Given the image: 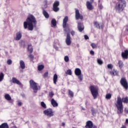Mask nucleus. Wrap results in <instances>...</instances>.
I'll list each match as a JSON object with an SVG mask.
<instances>
[{
  "instance_id": "58836bf2",
  "label": "nucleus",
  "mask_w": 128,
  "mask_h": 128,
  "mask_svg": "<svg viewBox=\"0 0 128 128\" xmlns=\"http://www.w3.org/2000/svg\"><path fill=\"white\" fill-rule=\"evenodd\" d=\"M98 64L102 65V64H104V62H102V60L100 59H98L97 60Z\"/></svg>"
},
{
  "instance_id": "c9c22d12",
  "label": "nucleus",
  "mask_w": 128,
  "mask_h": 128,
  "mask_svg": "<svg viewBox=\"0 0 128 128\" xmlns=\"http://www.w3.org/2000/svg\"><path fill=\"white\" fill-rule=\"evenodd\" d=\"M40 104L42 108H46V104H44V102H42Z\"/></svg>"
},
{
  "instance_id": "4c0bfd02",
  "label": "nucleus",
  "mask_w": 128,
  "mask_h": 128,
  "mask_svg": "<svg viewBox=\"0 0 128 128\" xmlns=\"http://www.w3.org/2000/svg\"><path fill=\"white\" fill-rule=\"evenodd\" d=\"M92 48H96L97 46L96 44L92 43L90 44Z\"/></svg>"
},
{
  "instance_id": "9d476101",
  "label": "nucleus",
  "mask_w": 128,
  "mask_h": 128,
  "mask_svg": "<svg viewBox=\"0 0 128 128\" xmlns=\"http://www.w3.org/2000/svg\"><path fill=\"white\" fill-rule=\"evenodd\" d=\"M75 14L76 20H82V18H84V16H82V15L80 14V11L78 10H76Z\"/></svg>"
},
{
  "instance_id": "e433bc0d",
  "label": "nucleus",
  "mask_w": 128,
  "mask_h": 128,
  "mask_svg": "<svg viewBox=\"0 0 128 128\" xmlns=\"http://www.w3.org/2000/svg\"><path fill=\"white\" fill-rule=\"evenodd\" d=\"M66 74H68L69 76H72V70H67Z\"/></svg>"
},
{
  "instance_id": "a19ab883",
  "label": "nucleus",
  "mask_w": 128,
  "mask_h": 128,
  "mask_svg": "<svg viewBox=\"0 0 128 128\" xmlns=\"http://www.w3.org/2000/svg\"><path fill=\"white\" fill-rule=\"evenodd\" d=\"M108 68H110V70H112V68H114V66L112 64H108Z\"/></svg>"
},
{
  "instance_id": "6e6d98bb",
  "label": "nucleus",
  "mask_w": 128,
  "mask_h": 128,
  "mask_svg": "<svg viewBox=\"0 0 128 128\" xmlns=\"http://www.w3.org/2000/svg\"><path fill=\"white\" fill-rule=\"evenodd\" d=\"M90 4H92L94 2V0H90Z\"/></svg>"
},
{
  "instance_id": "7c9ffc66",
  "label": "nucleus",
  "mask_w": 128,
  "mask_h": 128,
  "mask_svg": "<svg viewBox=\"0 0 128 128\" xmlns=\"http://www.w3.org/2000/svg\"><path fill=\"white\" fill-rule=\"evenodd\" d=\"M106 100H110L112 98V94H107L106 96Z\"/></svg>"
},
{
  "instance_id": "49530a36",
  "label": "nucleus",
  "mask_w": 128,
  "mask_h": 128,
  "mask_svg": "<svg viewBox=\"0 0 128 128\" xmlns=\"http://www.w3.org/2000/svg\"><path fill=\"white\" fill-rule=\"evenodd\" d=\"M12 60H7V64H12Z\"/></svg>"
},
{
  "instance_id": "f8f14e48",
  "label": "nucleus",
  "mask_w": 128,
  "mask_h": 128,
  "mask_svg": "<svg viewBox=\"0 0 128 128\" xmlns=\"http://www.w3.org/2000/svg\"><path fill=\"white\" fill-rule=\"evenodd\" d=\"M66 43L67 46H70L72 44V40H70V34H68L66 40Z\"/></svg>"
},
{
  "instance_id": "b1692460",
  "label": "nucleus",
  "mask_w": 128,
  "mask_h": 128,
  "mask_svg": "<svg viewBox=\"0 0 128 128\" xmlns=\"http://www.w3.org/2000/svg\"><path fill=\"white\" fill-rule=\"evenodd\" d=\"M122 104H128V97H124L122 98Z\"/></svg>"
},
{
  "instance_id": "3c124183",
  "label": "nucleus",
  "mask_w": 128,
  "mask_h": 128,
  "mask_svg": "<svg viewBox=\"0 0 128 128\" xmlns=\"http://www.w3.org/2000/svg\"><path fill=\"white\" fill-rule=\"evenodd\" d=\"M124 112L125 114H128V109L127 108H125Z\"/></svg>"
},
{
  "instance_id": "cd10ccee",
  "label": "nucleus",
  "mask_w": 128,
  "mask_h": 128,
  "mask_svg": "<svg viewBox=\"0 0 128 128\" xmlns=\"http://www.w3.org/2000/svg\"><path fill=\"white\" fill-rule=\"evenodd\" d=\"M28 48L29 52H30V54H32V44H28Z\"/></svg>"
},
{
  "instance_id": "a18cd8bd",
  "label": "nucleus",
  "mask_w": 128,
  "mask_h": 128,
  "mask_svg": "<svg viewBox=\"0 0 128 128\" xmlns=\"http://www.w3.org/2000/svg\"><path fill=\"white\" fill-rule=\"evenodd\" d=\"M98 8H100V10H102L104 8V6H102V4H99Z\"/></svg>"
},
{
  "instance_id": "473e14b6",
  "label": "nucleus",
  "mask_w": 128,
  "mask_h": 128,
  "mask_svg": "<svg viewBox=\"0 0 128 128\" xmlns=\"http://www.w3.org/2000/svg\"><path fill=\"white\" fill-rule=\"evenodd\" d=\"M4 73H0V82H2L4 80Z\"/></svg>"
},
{
  "instance_id": "052dcab7",
  "label": "nucleus",
  "mask_w": 128,
  "mask_h": 128,
  "mask_svg": "<svg viewBox=\"0 0 128 128\" xmlns=\"http://www.w3.org/2000/svg\"><path fill=\"white\" fill-rule=\"evenodd\" d=\"M97 128L96 126V125H94V126H93V128Z\"/></svg>"
},
{
  "instance_id": "0eeeda50",
  "label": "nucleus",
  "mask_w": 128,
  "mask_h": 128,
  "mask_svg": "<svg viewBox=\"0 0 128 128\" xmlns=\"http://www.w3.org/2000/svg\"><path fill=\"white\" fill-rule=\"evenodd\" d=\"M120 84L122 86L125 90H128V81L126 80V79L124 78H122L120 80Z\"/></svg>"
},
{
  "instance_id": "6e6552de",
  "label": "nucleus",
  "mask_w": 128,
  "mask_h": 128,
  "mask_svg": "<svg viewBox=\"0 0 128 128\" xmlns=\"http://www.w3.org/2000/svg\"><path fill=\"white\" fill-rule=\"evenodd\" d=\"M74 74L76 76H78L80 80L82 82V70L79 68H76L74 70Z\"/></svg>"
},
{
  "instance_id": "680f3d73",
  "label": "nucleus",
  "mask_w": 128,
  "mask_h": 128,
  "mask_svg": "<svg viewBox=\"0 0 128 128\" xmlns=\"http://www.w3.org/2000/svg\"><path fill=\"white\" fill-rule=\"evenodd\" d=\"M76 46H77V48H80V44H77Z\"/></svg>"
},
{
  "instance_id": "603ef678",
  "label": "nucleus",
  "mask_w": 128,
  "mask_h": 128,
  "mask_svg": "<svg viewBox=\"0 0 128 128\" xmlns=\"http://www.w3.org/2000/svg\"><path fill=\"white\" fill-rule=\"evenodd\" d=\"M18 106H20L22 104V103L20 102H18Z\"/></svg>"
},
{
  "instance_id": "7ed1b4c3",
  "label": "nucleus",
  "mask_w": 128,
  "mask_h": 128,
  "mask_svg": "<svg viewBox=\"0 0 128 128\" xmlns=\"http://www.w3.org/2000/svg\"><path fill=\"white\" fill-rule=\"evenodd\" d=\"M126 6V2L124 0H122L116 4V8L119 12H122Z\"/></svg>"
},
{
  "instance_id": "79ce46f5",
  "label": "nucleus",
  "mask_w": 128,
  "mask_h": 128,
  "mask_svg": "<svg viewBox=\"0 0 128 128\" xmlns=\"http://www.w3.org/2000/svg\"><path fill=\"white\" fill-rule=\"evenodd\" d=\"M44 8H48V2L46 0L44 1Z\"/></svg>"
},
{
  "instance_id": "f03ea898",
  "label": "nucleus",
  "mask_w": 128,
  "mask_h": 128,
  "mask_svg": "<svg viewBox=\"0 0 128 128\" xmlns=\"http://www.w3.org/2000/svg\"><path fill=\"white\" fill-rule=\"evenodd\" d=\"M118 111L117 114H120L124 112V105L122 104V98L120 96H118L117 98V100L115 104Z\"/></svg>"
},
{
  "instance_id": "8fccbe9b",
  "label": "nucleus",
  "mask_w": 128,
  "mask_h": 128,
  "mask_svg": "<svg viewBox=\"0 0 128 128\" xmlns=\"http://www.w3.org/2000/svg\"><path fill=\"white\" fill-rule=\"evenodd\" d=\"M90 54H91L92 56H94V52L92 50H91L90 51Z\"/></svg>"
},
{
  "instance_id": "39448f33",
  "label": "nucleus",
  "mask_w": 128,
  "mask_h": 128,
  "mask_svg": "<svg viewBox=\"0 0 128 128\" xmlns=\"http://www.w3.org/2000/svg\"><path fill=\"white\" fill-rule=\"evenodd\" d=\"M90 90L94 98H98V88L96 86H91L90 87Z\"/></svg>"
},
{
  "instance_id": "5fc2aeb1",
  "label": "nucleus",
  "mask_w": 128,
  "mask_h": 128,
  "mask_svg": "<svg viewBox=\"0 0 128 128\" xmlns=\"http://www.w3.org/2000/svg\"><path fill=\"white\" fill-rule=\"evenodd\" d=\"M74 34H75L74 31L71 32V34H72V36H74Z\"/></svg>"
},
{
  "instance_id": "412c9836",
  "label": "nucleus",
  "mask_w": 128,
  "mask_h": 128,
  "mask_svg": "<svg viewBox=\"0 0 128 128\" xmlns=\"http://www.w3.org/2000/svg\"><path fill=\"white\" fill-rule=\"evenodd\" d=\"M111 76H118V72L117 70H113L110 72Z\"/></svg>"
},
{
  "instance_id": "de8ad7c7",
  "label": "nucleus",
  "mask_w": 128,
  "mask_h": 128,
  "mask_svg": "<svg viewBox=\"0 0 128 128\" xmlns=\"http://www.w3.org/2000/svg\"><path fill=\"white\" fill-rule=\"evenodd\" d=\"M54 92H51L50 94H49V96L50 98H52V96H54Z\"/></svg>"
},
{
  "instance_id": "09e8293b",
  "label": "nucleus",
  "mask_w": 128,
  "mask_h": 128,
  "mask_svg": "<svg viewBox=\"0 0 128 128\" xmlns=\"http://www.w3.org/2000/svg\"><path fill=\"white\" fill-rule=\"evenodd\" d=\"M54 48L56 50H58V48L56 46L54 45Z\"/></svg>"
},
{
  "instance_id": "4d7b16f0",
  "label": "nucleus",
  "mask_w": 128,
  "mask_h": 128,
  "mask_svg": "<svg viewBox=\"0 0 128 128\" xmlns=\"http://www.w3.org/2000/svg\"><path fill=\"white\" fill-rule=\"evenodd\" d=\"M62 126H66V124H64V122H62Z\"/></svg>"
},
{
  "instance_id": "f3484780",
  "label": "nucleus",
  "mask_w": 128,
  "mask_h": 128,
  "mask_svg": "<svg viewBox=\"0 0 128 128\" xmlns=\"http://www.w3.org/2000/svg\"><path fill=\"white\" fill-rule=\"evenodd\" d=\"M86 6L88 10H92L94 8L92 6V4L89 1H88L86 3Z\"/></svg>"
},
{
  "instance_id": "c03bdc74",
  "label": "nucleus",
  "mask_w": 128,
  "mask_h": 128,
  "mask_svg": "<svg viewBox=\"0 0 128 128\" xmlns=\"http://www.w3.org/2000/svg\"><path fill=\"white\" fill-rule=\"evenodd\" d=\"M44 78H48V72H46L44 74Z\"/></svg>"
},
{
  "instance_id": "423d86ee",
  "label": "nucleus",
  "mask_w": 128,
  "mask_h": 128,
  "mask_svg": "<svg viewBox=\"0 0 128 128\" xmlns=\"http://www.w3.org/2000/svg\"><path fill=\"white\" fill-rule=\"evenodd\" d=\"M54 110H52L50 108L46 109L43 112V114L45 116H48V118H52V116H54Z\"/></svg>"
},
{
  "instance_id": "dca6fc26",
  "label": "nucleus",
  "mask_w": 128,
  "mask_h": 128,
  "mask_svg": "<svg viewBox=\"0 0 128 128\" xmlns=\"http://www.w3.org/2000/svg\"><path fill=\"white\" fill-rule=\"evenodd\" d=\"M78 28L79 32H82L84 30V24L82 22H78Z\"/></svg>"
},
{
  "instance_id": "4be33fe9",
  "label": "nucleus",
  "mask_w": 128,
  "mask_h": 128,
  "mask_svg": "<svg viewBox=\"0 0 128 128\" xmlns=\"http://www.w3.org/2000/svg\"><path fill=\"white\" fill-rule=\"evenodd\" d=\"M56 26V20L55 19H52L51 21V26L52 28H54Z\"/></svg>"
},
{
  "instance_id": "2eb2a0df",
  "label": "nucleus",
  "mask_w": 128,
  "mask_h": 128,
  "mask_svg": "<svg viewBox=\"0 0 128 128\" xmlns=\"http://www.w3.org/2000/svg\"><path fill=\"white\" fill-rule=\"evenodd\" d=\"M68 22V17L66 16L63 20L62 26L64 28H66V22Z\"/></svg>"
},
{
  "instance_id": "338daca9",
  "label": "nucleus",
  "mask_w": 128,
  "mask_h": 128,
  "mask_svg": "<svg viewBox=\"0 0 128 128\" xmlns=\"http://www.w3.org/2000/svg\"><path fill=\"white\" fill-rule=\"evenodd\" d=\"M82 110H84V108H82Z\"/></svg>"
},
{
  "instance_id": "1a4fd4ad",
  "label": "nucleus",
  "mask_w": 128,
  "mask_h": 128,
  "mask_svg": "<svg viewBox=\"0 0 128 128\" xmlns=\"http://www.w3.org/2000/svg\"><path fill=\"white\" fill-rule=\"evenodd\" d=\"M58 6H60V2L55 1L54 4H53V10L56 12L60 10V8H58Z\"/></svg>"
},
{
  "instance_id": "69168bd1",
  "label": "nucleus",
  "mask_w": 128,
  "mask_h": 128,
  "mask_svg": "<svg viewBox=\"0 0 128 128\" xmlns=\"http://www.w3.org/2000/svg\"><path fill=\"white\" fill-rule=\"evenodd\" d=\"M56 42H58V40H56Z\"/></svg>"
},
{
  "instance_id": "72a5a7b5",
  "label": "nucleus",
  "mask_w": 128,
  "mask_h": 128,
  "mask_svg": "<svg viewBox=\"0 0 128 128\" xmlns=\"http://www.w3.org/2000/svg\"><path fill=\"white\" fill-rule=\"evenodd\" d=\"M94 26L96 28H100V24L98 22H94Z\"/></svg>"
},
{
  "instance_id": "37998d69",
  "label": "nucleus",
  "mask_w": 128,
  "mask_h": 128,
  "mask_svg": "<svg viewBox=\"0 0 128 128\" xmlns=\"http://www.w3.org/2000/svg\"><path fill=\"white\" fill-rule=\"evenodd\" d=\"M28 58H30V60H34V56L32 54H30L28 56Z\"/></svg>"
},
{
  "instance_id": "c756f323",
  "label": "nucleus",
  "mask_w": 128,
  "mask_h": 128,
  "mask_svg": "<svg viewBox=\"0 0 128 128\" xmlns=\"http://www.w3.org/2000/svg\"><path fill=\"white\" fill-rule=\"evenodd\" d=\"M68 96L70 98H74V92L70 90H68Z\"/></svg>"
},
{
  "instance_id": "864d4df0",
  "label": "nucleus",
  "mask_w": 128,
  "mask_h": 128,
  "mask_svg": "<svg viewBox=\"0 0 128 128\" xmlns=\"http://www.w3.org/2000/svg\"><path fill=\"white\" fill-rule=\"evenodd\" d=\"M84 38L85 40H88V36L87 35H84Z\"/></svg>"
},
{
  "instance_id": "13d9d810",
  "label": "nucleus",
  "mask_w": 128,
  "mask_h": 128,
  "mask_svg": "<svg viewBox=\"0 0 128 128\" xmlns=\"http://www.w3.org/2000/svg\"><path fill=\"white\" fill-rule=\"evenodd\" d=\"M126 122L128 124V119H126Z\"/></svg>"
},
{
  "instance_id": "a211bd4d",
  "label": "nucleus",
  "mask_w": 128,
  "mask_h": 128,
  "mask_svg": "<svg viewBox=\"0 0 128 128\" xmlns=\"http://www.w3.org/2000/svg\"><path fill=\"white\" fill-rule=\"evenodd\" d=\"M51 104L54 108H56L58 106V104L56 101V100H54V98H52L51 100Z\"/></svg>"
},
{
  "instance_id": "2f4dec72",
  "label": "nucleus",
  "mask_w": 128,
  "mask_h": 128,
  "mask_svg": "<svg viewBox=\"0 0 128 128\" xmlns=\"http://www.w3.org/2000/svg\"><path fill=\"white\" fill-rule=\"evenodd\" d=\"M64 60L66 62H70V58H68V56H64Z\"/></svg>"
},
{
  "instance_id": "bb28decb",
  "label": "nucleus",
  "mask_w": 128,
  "mask_h": 128,
  "mask_svg": "<svg viewBox=\"0 0 128 128\" xmlns=\"http://www.w3.org/2000/svg\"><path fill=\"white\" fill-rule=\"evenodd\" d=\"M0 128H8V125L6 123H3L0 126Z\"/></svg>"
},
{
  "instance_id": "4468645a",
  "label": "nucleus",
  "mask_w": 128,
  "mask_h": 128,
  "mask_svg": "<svg viewBox=\"0 0 128 128\" xmlns=\"http://www.w3.org/2000/svg\"><path fill=\"white\" fill-rule=\"evenodd\" d=\"M122 58H124L125 60H128V50H125L124 52H122Z\"/></svg>"
},
{
  "instance_id": "20e7f679",
  "label": "nucleus",
  "mask_w": 128,
  "mask_h": 128,
  "mask_svg": "<svg viewBox=\"0 0 128 128\" xmlns=\"http://www.w3.org/2000/svg\"><path fill=\"white\" fill-rule=\"evenodd\" d=\"M30 88L33 90L34 92L36 93L38 92V90H40V87L38 85V83L34 82V80H30Z\"/></svg>"
},
{
  "instance_id": "f257e3e1",
  "label": "nucleus",
  "mask_w": 128,
  "mask_h": 128,
  "mask_svg": "<svg viewBox=\"0 0 128 128\" xmlns=\"http://www.w3.org/2000/svg\"><path fill=\"white\" fill-rule=\"evenodd\" d=\"M24 26L25 30L28 28V30H33L34 28L36 26V20L34 16L32 14L29 15L26 22H24Z\"/></svg>"
},
{
  "instance_id": "774afa93",
  "label": "nucleus",
  "mask_w": 128,
  "mask_h": 128,
  "mask_svg": "<svg viewBox=\"0 0 128 128\" xmlns=\"http://www.w3.org/2000/svg\"><path fill=\"white\" fill-rule=\"evenodd\" d=\"M57 44H58V43H57Z\"/></svg>"
},
{
  "instance_id": "ea45409f",
  "label": "nucleus",
  "mask_w": 128,
  "mask_h": 128,
  "mask_svg": "<svg viewBox=\"0 0 128 128\" xmlns=\"http://www.w3.org/2000/svg\"><path fill=\"white\" fill-rule=\"evenodd\" d=\"M91 112H92V116H96V110H94V109L92 108L91 110Z\"/></svg>"
},
{
  "instance_id": "c85d7f7f",
  "label": "nucleus",
  "mask_w": 128,
  "mask_h": 128,
  "mask_svg": "<svg viewBox=\"0 0 128 128\" xmlns=\"http://www.w3.org/2000/svg\"><path fill=\"white\" fill-rule=\"evenodd\" d=\"M118 64L120 68H122V67L124 66V62H122V61L119 60L118 62Z\"/></svg>"
},
{
  "instance_id": "aec40b11",
  "label": "nucleus",
  "mask_w": 128,
  "mask_h": 128,
  "mask_svg": "<svg viewBox=\"0 0 128 128\" xmlns=\"http://www.w3.org/2000/svg\"><path fill=\"white\" fill-rule=\"evenodd\" d=\"M20 64L22 70H24V68H26V64H24V60H20Z\"/></svg>"
},
{
  "instance_id": "f704fd0d",
  "label": "nucleus",
  "mask_w": 128,
  "mask_h": 128,
  "mask_svg": "<svg viewBox=\"0 0 128 128\" xmlns=\"http://www.w3.org/2000/svg\"><path fill=\"white\" fill-rule=\"evenodd\" d=\"M44 65H40L38 66V70H44Z\"/></svg>"
},
{
  "instance_id": "ddd939ff",
  "label": "nucleus",
  "mask_w": 128,
  "mask_h": 128,
  "mask_svg": "<svg viewBox=\"0 0 128 128\" xmlns=\"http://www.w3.org/2000/svg\"><path fill=\"white\" fill-rule=\"evenodd\" d=\"M86 128H94V124L90 120L87 121L86 122V125L85 126Z\"/></svg>"
},
{
  "instance_id": "5701e85b",
  "label": "nucleus",
  "mask_w": 128,
  "mask_h": 128,
  "mask_svg": "<svg viewBox=\"0 0 128 128\" xmlns=\"http://www.w3.org/2000/svg\"><path fill=\"white\" fill-rule=\"evenodd\" d=\"M53 82L54 84H56V82H58V74H54L53 76Z\"/></svg>"
},
{
  "instance_id": "0e129e2a",
  "label": "nucleus",
  "mask_w": 128,
  "mask_h": 128,
  "mask_svg": "<svg viewBox=\"0 0 128 128\" xmlns=\"http://www.w3.org/2000/svg\"><path fill=\"white\" fill-rule=\"evenodd\" d=\"M126 30H128V28H126Z\"/></svg>"
},
{
  "instance_id": "393cba45",
  "label": "nucleus",
  "mask_w": 128,
  "mask_h": 128,
  "mask_svg": "<svg viewBox=\"0 0 128 128\" xmlns=\"http://www.w3.org/2000/svg\"><path fill=\"white\" fill-rule=\"evenodd\" d=\"M43 14L46 18H50L48 13V12H46L44 10H43Z\"/></svg>"
},
{
  "instance_id": "6ab92c4d",
  "label": "nucleus",
  "mask_w": 128,
  "mask_h": 128,
  "mask_svg": "<svg viewBox=\"0 0 128 128\" xmlns=\"http://www.w3.org/2000/svg\"><path fill=\"white\" fill-rule=\"evenodd\" d=\"M12 82H13V84H18V86L22 84V83H20V80H18L16 78H12Z\"/></svg>"
},
{
  "instance_id": "a878e982",
  "label": "nucleus",
  "mask_w": 128,
  "mask_h": 128,
  "mask_svg": "<svg viewBox=\"0 0 128 128\" xmlns=\"http://www.w3.org/2000/svg\"><path fill=\"white\" fill-rule=\"evenodd\" d=\"M4 98L6 100H12V97L8 94H6L4 95Z\"/></svg>"
},
{
  "instance_id": "9b49d317",
  "label": "nucleus",
  "mask_w": 128,
  "mask_h": 128,
  "mask_svg": "<svg viewBox=\"0 0 128 128\" xmlns=\"http://www.w3.org/2000/svg\"><path fill=\"white\" fill-rule=\"evenodd\" d=\"M22 36V32L19 31L16 33V36L15 38V40H20Z\"/></svg>"
},
{
  "instance_id": "e2e57ef3",
  "label": "nucleus",
  "mask_w": 128,
  "mask_h": 128,
  "mask_svg": "<svg viewBox=\"0 0 128 128\" xmlns=\"http://www.w3.org/2000/svg\"><path fill=\"white\" fill-rule=\"evenodd\" d=\"M100 2V0H98V2Z\"/></svg>"
},
{
  "instance_id": "bf43d9fd",
  "label": "nucleus",
  "mask_w": 128,
  "mask_h": 128,
  "mask_svg": "<svg viewBox=\"0 0 128 128\" xmlns=\"http://www.w3.org/2000/svg\"><path fill=\"white\" fill-rule=\"evenodd\" d=\"M121 128H126V126H122Z\"/></svg>"
}]
</instances>
